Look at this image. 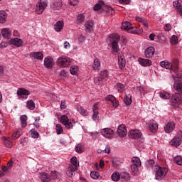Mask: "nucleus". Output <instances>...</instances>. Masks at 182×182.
I'll return each mask as SVG.
<instances>
[{
    "mask_svg": "<svg viewBox=\"0 0 182 182\" xmlns=\"http://www.w3.org/2000/svg\"><path fill=\"white\" fill-rule=\"evenodd\" d=\"M77 171V169L73 166H69L66 170V175L69 178H73L75 176V171Z\"/></svg>",
    "mask_w": 182,
    "mask_h": 182,
    "instance_id": "17",
    "label": "nucleus"
},
{
    "mask_svg": "<svg viewBox=\"0 0 182 182\" xmlns=\"http://www.w3.org/2000/svg\"><path fill=\"white\" fill-rule=\"evenodd\" d=\"M55 60L51 56H47L43 59V65L46 69H51L55 65Z\"/></svg>",
    "mask_w": 182,
    "mask_h": 182,
    "instance_id": "8",
    "label": "nucleus"
},
{
    "mask_svg": "<svg viewBox=\"0 0 182 182\" xmlns=\"http://www.w3.org/2000/svg\"><path fill=\"white\" fill-rule=\"evenodd\" d=\"M69 120L68 117L66 115H62L60 117V122L62 124H65Z\"/></svg>",
    "mask_w": 182,
    "mask_h": 182,
    "instance_id": "59",
    "label": "nucleus"
},
{
    "mask_svg": "<svg viewBox=\"0 0 182 182\" xmlns=\"http://www.w3.org/2000/svg\"><path fill=\"white\" fill-rule=\"evenodd\" d=\"M100 134L105 139L112 140L114 137V131L110 128H104L100 129Z\"/></svg>",
    "mask_w": 182,
    "mask_h": 182,
    "instance_id": "6",
    "label": "nucleus"
},
{
    "mask_svg": "<svg viewBox=\"0 0 182 182\" xmlns=\"http://www.w3.org/2000/svg\"><path fill=\"white\" fill-rule=\"evenodd\" d=\"M172 29V26L170 23H167L166 24V26H164V30L166 31H169Z\"/></svg>",
    "mask_w": 182,
    "mask_h": 182,
    "instance_id": "64",
    "label": "nucleus"
},
{
    "mask_svg": "<svg viewBox=\"0 0 182 182\" xmlns=\"http://www.w3.org/2000/svg\"><path fill=\"white\" fill-rule=\"evenodd\" d=\"M26 107L29 110H34L36 105L33 100H28L26 102Z\"/></svg>",
    "mask_w": 182,
    "mask_h": 182,
    "instance_id": "47",
    "label": "nucleus"
},
{
    "mask_svg": "<svg viewBox=\"0 0 182 182\" xmlns=\"http://www.w3.org/2000/svg\"><path fill=\"white\" fill-rule=\"evenodd\" d=\"M178 37H177L176 36L173 35V36H171V44H176V43H178Z\"/></svg>",
    "mask_w": 182,
    "mask_h": 182,
    "instance_id": "60",
    "label": "nucleus"
},
{
    "mask_svg": "<svg viewBox=\"0 0 182 182\" xmlns=\"http://www.w3.org/2000/svg\"><path fill=\"white\" fill-rule=\"evenodd\" d=\"M121 28L123 30L131 31L130 32L134 31V27H133L132 23L128 21H124V23H122Z\"/></svg>",
    "mask_w": 182,
    "mask_h": 182,
    "instance_id": "18",
    "label": "nucleus"
},
{
    "mask_svg": "<svg viewBox=\"0 0 182 182\" xmlns=\"http://www.w3.org/2000/svg\"><path fill=\"white\" fill-rule=\"evenodd\" d=\"M104 166H105V161H102V160H101V161H100V165H98V164H95V168H96L97 170H99V168H103Z\"/></svg>",
    "mask_w": 182,
    "mask_h": 182,
    "instance_id": "58",
    "label": "nucleus"
},
{
    "mask_svg": "<svg viewBox=\"0 0 182 182\" xmlns=\"http://www.w3.org/2000/svg\"><path fill=\"white\" fill-rule=\"evenodd\" d=\"M181 143H182V139L180 138L179 136H176V137L173 138L170 141V144L171 146H181Z\"/></svg>",
    "mask_w": 182,
    "mask_h": 182,
    "instance_id": "25",
    "label": "nucleus"
},
{
    "mask_svg": "<svg viewBox=\"0 0 182 182\" xmlns=\"http://www.w3.org/2000/svg\"><path fill=\"white\" fill-rule=\"evenodd\" d=\"M30 56L37 60H42L43 58V54L41 52L31 53Z\"/></svg>",
    "mask_w": 182,
    "mask_h": 182,
    "instance_id": "37",
    "label": "nucleus"
},
{
    "mask_svg": "<svg viewBox=\"0 0 182 182\" xmlns=\"http://www.w3.org/2000/svg\"><path fill=\"white\" fill-rule=\"evenodd\" d=\"M154 163L155 161L153 159H150L146 162L145 166L146 168H149L153 167Z\"/></svg>",
    "mask_w": 182,
    "mask_h": 182,
    "instance_id": "56",
    "label": "nucleus"
},
{
    "mask_svg": "<svg viewBox=\"0 0 182 182\" xmlns=\"http://www.w3.org/2000/svg\"><path fill=\"white\" fill-rule=\"evenodd\" d=\"M7 18V14L5 11H0V23H4L6 22V19Z\"/></svg>",
    "mask_w": 182,
    "mask_h": 182,
    "instance_id": "40",
    "label": "nucleus"
},
{
    "mask_svg": "<svg viewBox=\"0 0 182 182\" xmlns=\"http://www.w3.org/2000/svg\"><path fill=\"white\" fill-rule=\"evenodd\" d=\"M76 110L78 112V113H80V114H81V116H88L89 114V112L87 109L82 108V106H77Z\"/></svg>",
    "mask_w": 182,
    "mask_h": 182,
    "instance_id": "28",
    "label": "nucleus"
},
{
    "mask_svg": "<svg viewBox=\"0 0 182 182\" xmlns=\"http://www.w3.org/2000/svg\"><path fill=\"white\" fill-rule=\"evenodd\" d=\"M120 40L119 34H112L107 38V43L111 45L113 53H118L119 51V46L118 41Z\"/></svg>",
    "mask_w": 182,
    "mask_h": 182,
    "instance_id": "1",
    "label": "nucleus"
},
{
    "mask_svg": "<svg viewBox=\"0 0 182 182\" xmlns=\"http://www.w3.org/2000/svg\"><path fill=\"white\" fill-rule=\"evenodd\" d=\"M109 73L107 70H102L99 75H96L94 79V83L97 85H103L108 79Z\"/></svg>",
    "mask_w": 182,
    "mask_h": 182,
    "instance_id": "2",
    "label": "nucleus"
},
{
    "mask_svg": "<svg viewBox=\"0 0 182 182\" xmlns=\"http://www.w3.org/2000/svg\"><path fill=\"white\" fill-rule=\"evenodd\" d=\"M92 69L94 70H100L101 69V62L98 58L94 59Z\"/></svg>",
    "mask_w": 182,
    "mask_h": 182,
    "instance_id": "26",
    "label": "nucleus"
},
{
    "mask_svg": "<svg viewBox=\"0 0 182 182\" xmlns=\"http://www.w3.org/2000/svg\"><path fill=\"white\" fill-rule=\"evenodd\" d=\"M74 124H75V121L74 119H69L66 123L64 124V126L66 129H73Z\"/></svg>",
    "mask_w": 182,
    "mask_h": 182,
    "instance_id": "43",
    "label": "nucleus"
},
{
    "mask_svg": "<svg viewBox=\"0 0 182 182\" xmlns=\"http://www.w3.org/2000/svg\"><path fill=\"white\" fill-rule=\"evenodd\" d=\"M20 120H21V127H26L27 126V120H28L27 116L26 115L21 116Z\"/></svg>",
    "mask_w": 182,
    "mask_h": 182,
    "instance_id": "44",
    "label": "nucleus"
},
{
    "mask_svg": "<svg viewBox=\"0 0 182 182\" xmlns=\"http://www.w3.org/2000/svg\"><path fill=\"white\" fill-rule=\"evenodd\" d=\"M111 178L112 181L118 182L121 178V174L119 173V172L115 171L112 174Z\"/></svg>",
    "mask_w": 182,
    "mask_h": 182,
    "instance_id": "38",
    "label": "nucleus"
},
{
    "mask_svg": "<svg viewBox=\"0 0 182 182\" xmlns=\"http://www.w3.org/2000/svg\"><path fill=\"white\" fill-rule=\"evenodd\" d=\"M55 131L57 134H62L63 133V128L60 124H57L55 125Z\"/></svg>",
    "mask_w": 182,
    "mask_h": 182,
    "instance_id": "51",
    "label": "nucleus"
},
{
    "mask_svg": "<svg viewBox=\"0 0 182 182\" xmlns=\"http://www.w3.org/2000/svg\"><path fill=\"white\" fill-rule=\"evenodd\" d=\"M70 163H71V164H70L69 166H73V168H75V169H78L80 163L77 161V158L76 156H73L70 159Z\"/></svg>",
    "mask_w": 182,
    "mask_h": 182,
    "instance_id": "27",
    "label": "nucleus"
},
{
    "mask_svg": "<svg viewBox=\"0 0 182 182\" xmlns=\"http://www.w3.org/2000/svg\"><path fill=\"white\" fill-rule=\"evenodd\" d=\"M86 41V37L83 36L82 35L78 37V42L79 43H84Z\"/></svg>",
    "mask_w": 182,
    "mask_h": 182,
    "instance_id": "63",
    "label": "nucleus"
},
{
    "mask_svg": "<svg viewBox=\"0 0 182 182\" xmlns=\"http://www.w3.org/2000/svg\"><path fill=\"white\" fill-rule=\"evenodd\" d=\"M30 134L33 139H38L39 137V133L33 129L30 130Z\"/></svg>",
    "mask_w": 182,
    "mask_h": 182,
    "instance_id": "48",
    "label": "nucleus"
},
{
    "mask_svg": "<svg viewBox=\"0 0 182 182\" xmlns=\"http://www.w3.org/2000/svg\"><path fill=\"white\" fill-rule=\"evenodd\" d=\"M127 134V130L126 129V125L121 124L117 128V135L119 137H125Z\"/></svg>",
    "mask_w": 182,
    "mask_h": 182,
    "instance_id": "12",
    "label": "nucleus"
},
{
    "mask_svg": "<svg viewBox=\"0 0 182 182\" xmlns=\"http://www.w3.org/2000/svg\"><path fill=\"white\" fill-rule=\"evenodd\" d=\"M120 177H121L122 179H123L125 181H129L131 180V176L127 172H122V173H121Z\"/></svg>",
    "mask_w": 182,
    "mask_h": 182,
    "instance_id": "41",
    "label": "nucleus"
},
{
    "mask_svg": "<svg viewBox=\"0 0 182 182\" xmlns=\"http://www.w3.org/2000/svg\"><path fill=\"white\" fill-rule=\"evenodd\" d=\"M104 5L105 2L103 1H100L94 6L93 9L94 11H99L102 8Z\"/></svg>",
    "mask_w": 182,
    "mask_h": 182,
    "instance_id": "46",
    "label": "nucleus"
},
{
    "mask_svg": "<svg viewBox=\"0 0 182 182\" xmlns=\"http://www.w3.org/2000/svg\"><path fill=\"white\" fill-rule=\"evenodd\" d=\"M50 177V181L58 179L60 177V173L56 171H53L49 174Z\"/></svg>",
    "mask_w": 182,
    "mask_h": 182,
    "instance_id": "42",
    "label": "nucleus"
},
{
    "mask_svg": "<svg viewBox=\"0 0 182 182\" xmlns=\"http://www.w3.org/2000/svg\"><path fill=\"white\" fill-rule=\"evenodd\" d=\"M168 172V168L166 167H161L160 166H156L155 169V179L156 181H162L166 176Z\"/></svg>",
    "mask_w": 182,
    "mask_h": 182,
    "instance_id": "3",
    "label": "nucleus"
},
{
    "mask_svg": "<svg viewBox=\"0 0 182 182\" xmlns=\"http://www.w3.org/2000/svg\"><path fill=\"white\" fill-rule=\"evenodd\" d=\"M68 75V72L65 70H63L60 73V77L64 78V77H66Z\"/></svg>",
    "mask_w": 182,
    "mask_h": 182,
    "instance_id": "61",
    "label": "nucleus"
},
{
    "mask_svg": "<svg viewBox=\"0 0 182 182\" xmlns=\"http://www.w3.org/2000/svg\"><path fill=\"white\" fill-rule=\"evenodd\" d=\"M106 100L110 101L114 107L119 106V102L116 100V97L113 95H109L105 97Z\"/></svg>",
    "mask_w": 182,
    "mask_h": 182,
    "instance_id": "20",
    "label": "nucleus"
},
{
    "mask_svg": "<svg viewBox=\"0 0 182 182\" xmlns=\"http://www.w3.org/2000/svg\"><path fill=\"white\" fill-rule=\"evenodd\" d=\"M38 178L41 182H50V175L46 172H41L38 173Z\"/></svg>",
    "mask_w": 182,
    "mask_h": 182,
    "instance_id": "11",
    "label": "nucleus"
},
{
    "mask_svg": "<svg viewBox=\"0 0 182 182\" xmlns=\"http://www.w3.org/2000/svg\"><path fill=\"white\" fill-rule=\"evenodd\" d=\"M85 30L87 33H91L94 31V23L93 21H87L85 23Z\"/></svg>",
    "mask_w": 182,
    "mask_h": 182,
    "instance_id": "22",
    "label": "nucleus"
},
{
    "mask_svg": "<svg viewBox=\"0 0 182 182\" xmlns=\"http://www.w3.org/2000/svg\"><path fill=\"white\" fill-rule=\"evenodd\" d=\"M114 88L118 90V92H122L125 90L124 85L122 83H117Z\"/></svg>",
    "mask_w": 182,
    "mask_h": 182,
    "instance_id": "49",
    "label": "nucleus"
},
{
    "mask_svg": "<svg viewBox=\"0 0 182 182\" xmlns=\"http://www.w3.org/2000/svg\"><path fill=\"white\" fill-rule=\"evenodd\" d=\"M139 168H140V166L131 164V171H132V173L134 174V176H137L139 175Z\"/></svg>",
    "mask_w": 182,
    "mask_h": 182,
    "instance_id": "39",
    "label": "nucleus"
},
{
    "mask_svg": "<svg viewBox=\"0 0 182 182\" xmlns=\"http://www.w3.org/2000/svg\"><path fill=\"white\" fill-rule=\"evenodd\" d=\"M174 161L178 166H182V156H175Z\"/></svg>",
    "mask_w": 182,
    "mask_h": 182,
    "instance_id": "53",
    "label": "nucleus"
},
{
    "mask_svg": "<svg viewBox=\"0 0 182 182\" xmlns=\"http://www.w3.org/2000/svg\"><path fill=\"white\" fill-rule=\"evenodd\" d=\"M170 98L171 102L173 104L179 103L181 101V95L179 93H174Z\"/></svg>",
    "mask_w": 182,
    "mask_h": 182,
    "instance_id": "21",
    "label": "nucleus"
},
{
    "mask_svg": "<svg viewBox=\"0 0 182 182\" xmlns=\"http://www.w3.org/2000/svg\"><path fill=\"white\" fill-rule=\"evenodd\" d=\"M75 150L76 153L81 154V153H83V151H85V145L82 144H77L75 146Z\"/></svg>",
    "mask_w": 182,
    "mask_h": 182,
    "instance_id": "35",
    "label": "nucleus"
},
{
    "mask_svg": "<svg viewBox=\"0 0 182 182\" xmlns=\"http://www.w3.org/2000/svg\"><path fill=\"white\" fill-rule=\"evenodd\" d=\"M131 163L134 166H137L139 167L141 166V159L137 156H134L132 158Z\"/></svg>",
    "mask_w": 182,
    "mask_h": 182,
    "instance_id": "32",
    "label": "nucleus"
},
{
    "mask_svg": "<svg viewBox=\"0 0 182 182\" xmlns=\"http://www.w3.org/2000/svg\"><path fill=\"white\" fill-rule=\"evenodd\" d=\"M159 129V124L155 121H151L149 124V129L151 131L152 133H155Z\"/></svg>",
    "mask_w": 182,
    "mask_h": 182,
    "instance_id": "23",
    "label": "nucleus"
},
{
    "mask_svg": "<svg viewBox=\"0 0 182 182\" xmlns=\"http://www.w3.org/2000/svg\"><path fill=\"white\" fill-rule=\"evenodd\" d=\"M85 16L82 14L78 15L76 19L77 23L79 24L82 23L85 21Z\"/></svg>",
    "mask_w": 182,
    "mask_h": 182,
    "instance_id": "55",
    "label": "nucleus"
},
{
    "mask_svg": "<svg viewBox=\"0 0 182 182\" xmlns=\"http://www.w3.org/2000/svg\"><path fill=\"white\" fill-rule=\"evenodd\" d=\"M4 144L6 147H12L13 146L12 142L9 139H4Z\"/></svg>",
    "mask_w": 182,
    "mask_h": 182,
    "instance_id": "62",
    "label": "nucleus"
},
{
    "mask_svg": "<svg viewBox=\"0 0 182 182\" xmlns=\"http://www.w3.org/2000/svg\"><path fill=\"white\" fill-rule=\"evenodd\" d=\"M124 102L127 105H129L130 104H132V96L130 95H126L124 98Z\"/></svg>",
    "mask_w": 182,
    "mask_h": 182,
    "instance_id": "50",
    "label": "nucleus"
},
{
    "mask_svg": "<svg viewBox=\"0 0 182 182\" xmlns=\"http://www.w3.org/2000/svg\"><path fill=\"white\" fill-rule=\"evenodd\" d=\"M173 88L182 94V82L176 80L173 84Z\"/></svg>",
    "mask_w": 182,
    "mask_h": 182,
    "instance_id": "36",
    "label": "nucleus"
},
{
    "mask_svg": "<svg viewBox=\"0 0 182 182\" xmlns=\"http://www.w3.org/2000/svg\"><path fill=\"white\" fill-rule=\"evenodd\" d=\"M175 127H176V124L173 122H169L164 127L165 132L172 133Z\"/></svg>",
    "mask_w": 182,
    "mask_h": 182,
    "instance_id": "15",
    "label": "nucleus"
},
{
    "mask_svg": "<svg viewBox=\"0 0 182 182\" xmlns=\"http://www.w3.org/2000/svg\"><path fill=\"white\" fill-rule=\"evenodd\" d=\"M92 113H93L92 117V120H94L95 122H96L97 120H99L100 117H99V104L98 103H95L93 105Z\"/></svg>",
    "mask_w": 182,
    "mask_h": 182,
    "instance_id": "10",
    "label": "nucleus"
},
{
    "mask_svg": "<svg viewBox=\"0 0 182 182\" xmlns=\"http://www.w3.org/2000/svg\"><path fill=\"white\" fill-rule=\"evenodd\" d=\"M63 28H64V21H58L53 26V29L56 32H60L63 29Z\"/></svg>",
    "mask_w": 182,
    "mask_h": 182,
    "instance_id": "19",
    "label": "nucleus"
},
{
    "mask_svg": "<svg viewBox=\"0 0 182 182\" xmlns=\"http://www.w3.org/2000/svg\"><path fill=\"white\" fill-rule=\"evenodd\" d=\"M17 95L19 99L23 100L28 98V96L30 95V91L24 88H19L17 90Z\"/></svg>",
    "mask_w": 182,
    "mask_h": 182,
    "instance_id": "9",
    "label": "nucleus"
},
{
    "mask_svg": "<svg viewBox=\"0 0 182 182\" xmlns=\"http://www.w3.org/2000/svg\"><path fill=\"white\" fill-rule=\"evenodd\" d=\"M1 35L4 38H10L11 36V31L9 28H3L1 30Z\"/></svg>",
    "mask_w": 182,
    "mask_h": 182,
    "instance_id": "31",
    "label": "nucleus"
},
{
    "mask_svg": "<svg viewBox=\"0 0 182 182\" xmlns=\"http://www.w3.org/2000/svg\"><path fill=\"white\" fill-rule=\"evenodd\" d=\"M9 43L15 46L16 47H21L22 46L23 41L22 39L18 38H11L9 40Z\"/></svg>",
    "mask_w": 182,
    "mask_h": 182,
    "instance_id": "16",
    "label": "nucleus"
},
{
    "mask_svg": "<svg viewBox=\"0 0 182 182\" xmlns=\"http://www.w3.org/2000/svg\"><path fill=\"white\" fill-rule=\"evenodd\" d=\"M139 63L142 66H149L151 65L152 62L149 59H144V58H139Z\"/></svg>",
    "mask_w": 182,
    "mask_h": 182,
    "instance_id": "29",
    "label": "nucleus"
},
{
    "mask_svg": "<svg viewBox=\"0 0 182 182\" xmlns=\"http://www.w3.org/2000/svg\"><path fill=\"white\" fill-rule=\"evenodd\" d=\"M63 4L61 1H55L53 4H50V8L53 10H59L61 9Z\"/></svg>",
    "mask_w": 182,
    "mask_h": 182,
    "instance_id": "30",
    "label": "nucleus"
},
{
    "mask_svg": "<svg viewBox=\"0 0 182 182\" xmlns=\"http://www.w3.org/2000/svg\"><path fill=\"white\" fill-rule=\"evenodd\" d=\"M173 6L176 7L178 10H179L182 7V1H174L173 2Z\"/></svg>",
    "mask_w": 182,
    "mask_h": 182,
    "instance_id": "52",
    "label": "nucleus"
},
{
    "mask_svg": "<svg viewBox=\"0 0 182 182\" xmlns=\"http://www.w3.org/2000/svg\"><path fill=\"white\" fill-rule=\"evenodd\" d=\"M159 97L162 100H168L171 98V95L169 92L167 91H161L159 92Z\"/></svg>",
    "mask_w": 182,
    "mask_h": 182,
    "instance_id": "33",
    "label": "nucleus"
},
{
    "mask_svg": "<svg viewBox=\"0 0 182 182\" xmlns=\"http://www.w3.org/2000/svg\"><path fill=\"white\" fill-rule=\"evenodd\" d=\"M161 67L165 68L166 69L171 70L175 71L178 69V60H173V63H170L168 60L160 62Z\"/></svg>",
    "mask_w": 182,
    "mask_h": 182,
    "instance_id": "4",
    "label": "nucleus"
},
{
    "mask_svg": "<svg viewBox=\"0 0 182 182\" xmlns=\"http://www.w3.org/2000/svg\"><path fill=\"white\" fill-rule=\"evenodd\" d=\"M79 71V68L78 66L76 65H72L71 67H70V74H72L73 75H75L78 73Z\"/></svg>",
    "mask_w": 182,
    "mask_h": 182,
    "instance_id": "45",
    "label": "nucleus"
},
{
    "mask_svg": "<svg viewBox=\"0 0 182 182\" xmlns=\"http://www.w3.org/2000/svg\"><path fill=\"white\" fill-rule=\"evenodd\" d=\"M154 53L155 48L154 47H149L144 51V54L146 58L152 57L154 55Z\"/></svg>",
    "mask_w": 182,
    "mask_h": 182,
    "instance_id": "24",
    "label": "nucleus"
},
{
    "mask_svg": "<svg viewBox=\"0 0 182 182\" xmlns=\"http://www.w3.org/2000/svg\"><path fill=\"white\" fill-rule=\"evenodd\" d=\"M90 177L93 179V180H97L100 177V173H97V171H91L90 172Z\"/></svg>",
    "mask_w": 182,
    "mask_h": 182,
    "instance_id": "54",
    "label": "nucleus"
},
{
    "mask_svg": "<svg viewBox=\"0 0 182 182\" xmlns=\"http://www.w3.org/2000/svg\"><path fill=\"white\" fill-rule=\"evenodd\" d=\"M72 62L71 58L65 55L58 57L57 59V64L60 68H68Z\"/></svg>",
    "mask_w": 182,
    "mask_h": 182,
    "instance_id": "5",
    "label": "nucleus"
},
{
    "mask_svg": "<svg viewBox=\"0 0 182 182\" xmlns=\"http://www.w3.org/2000/svg\"><path fill=\"white\" fill-rule=\"evenodd\" d=\"M136 21L137 22H139L141 23H142V25L145 27V28H148L149 27V24H148V21L145 18L141 17V16H136Z\"/></svg>",
    "mask_w": 182,
    "mask_h": 182,
    "instance_id": "34",
    "label": "nucleus"
},
{
    "mask_svg": "<svg viewBox=\"0 0 182 182\" xmlns=\"http://www.w3.org/2000/svg\"><path fill=\"white\" fill-rule=\"evenodd\" d=\"M21 135V131H16L12 134V139L14 140H16V139H18L20 136Z\"/></svg>",
    "mask_w": 182,
    "mask_h": 182,
    "instance_id": "57",
    "label": "nucleus"
},
{
    "mask_svg": "<svg viewBox=\"0 0 182 182\" xmlns=\"http://www.w3.org/2000/svg\"><path fill=\"white\" fill-rule=\"evenodd\" d=\"M118 64L119 67L121 70L124 69L126 66V60L124 54L119 53L118 54Z\"/></svg>",
    "mask_w": 182,
    "mask_h": 182,
    "instance_id": "13",
    "label": "nucleus"
},
{
    "mask_svg": "<svg viewBox=\"0 0 182 182\" xmlns=\"http://www.w3.org/2000/svg\"><path fill=\"white\" fill-rule=\"evenodd\" d=\"M47 6L48 3L46 1H39L38 2L36 3L35 12L37 14L41 15V14L43 13Z\"/></svg>",
    "mask_w": 182,
    "mask_h": 182,
    "instance_id": "7",
    "label": "nucleus"
},
{
    "mask_svg": "<svg viewBox=\"0 0 182 182\" xmlns=\"http://www.w3.org/2000/svg\"><path fill=\"white\" fill-rule=\"evenodd\" d=\"M141 136V132L138 129H132L129 132V136L131 137V139H140Z\"/></svg>",
    "mask_w": 182,
    "mask_h": 182,
    "instance_id": "14",
    "label": "nucleus"
}]
</instances>
